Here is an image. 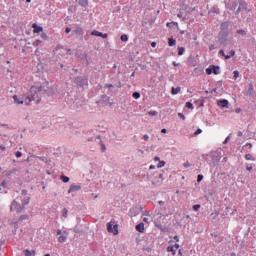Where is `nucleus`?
Returning <instances> with one entry per match:
<instances>
[{
	"label": "nucleus",
	"mask_w": 256,
	"mask_h": 256,
	"mask_svg": "<svg viewBox=\"0 0 256 256\" xmlns=\"http://www.w3.org/2000/svg\"><path fill=\"white\" fill-rule=\"evenodd\" d=\"M32 28L34 29V33H41L43 31V27L38 26L37 24H32Z\"/></svg>",
	"instance_id": "obj_13"
},
{
	"label": "nucleus",
	"mask_w": 256,
	"mask_h": 256,
	"mask_svg": "<svg viewBox=\"0 0 256 256\" xmlns=\"http://www.w3.org/2000/svg\"><path fill=\"white\" fill-rule=\"evenodd\" d=\"M193 209L195 211H199L201 209V205L200 204H196V205L193 206Z\"/></svg>",
	"instance_id": "obj_36"
},
{
	"label": "nucleus",
	"mask_w": 256,
	"mask_h": 256,
	"mask_svg": "<svg viewBox=\"0 0 256 256\" xmlns=\"http://www.w3.org/2000/svg\"><path fill=\"white\" fill-rule=\"evenodd\" d=\"M164 165H166V162L160 160L159 163H158V165H157V168H158V169H161V168H163Z\"/></svg>",
	"instance_id": "obj_28"
},
{
	"label": "nucleus",
	"mask_w": 256,
	"mask_h": 256,
	"mask_svg": "<svg viewBox=\"0 0 256 256\" xmlns=\"http://www.w3.org/2000/svg\"><path fill=\"white\" fill-rule=\"evenodd\" d=\"M239 77V71H234V79H237Z\"/></svg>",
	"instance_id": "obj_42"
},
{
	"label": "nucleus",
	"mask_w": 256,
	"mask_h": 256,
	"mask_svg": "<svg viewBox=\"0 0 256 256\" xmlns=\"http://www.w3.org/2000/svg\"><path fill=\"white\" fill-rule=\"evenodd\" d=\"M136 231H138V233H145V224L144 223L137 224Z\"/></svg>",
	"instance_id": "obj_9"
},
{
	"label": "nucleus",
	"mask_w": 256,
	"mask_h": 256,
	"mask_svg": "<svg viewBox=\"0 0 256 256\" xmlns=\"http://www.w3.org/2000/svg\"><path fill=\"white\" fill-rule=\"evenodd\" d=\"M154 161H161V159H160L158 156H156V157L154 158Z\"/></svg>",
	"instance_id": "obj_62"
},
{
	"label": "nucleus",
	"mask_w": 256,
	"mask_h": 256,
	"mask_svg": "<svg viewBox=\"0 0 256 256\" xmlns=\"http://www.w3.org/2000/svg\"><path fill=\"white\" fill-rule=\"evenodd\" d=\"M229 22H223L220 27V32L218 34V43L223 47H227L229 43Z\"/></svg>",
	"instance_id": "obj_2"
},
{
	"label": "nucleus",
	"mask_w": 256,
	"mask_h": 256,
	"mask_svg": "<svg viewBox=\"0 0 256 256\" xmlns=\"http://www.w3.org/2000/svg\"><path fill=\"white\" fill-rule=\"evenodd\" d=\"M245 159H246V161H255V158H253V156L251 154H246Z\"/></svg>",
	"instance_id": "obj_23"
},
{
	"label": "nucleus",
	"mask_w": 256,
	"mask_h": 256,
	"mask_svg": "<svg viewBox=\"0 0 256 256\" xmlns=\"http://www.w3.org/2000/svg\"><path fill=\"white\" fill-rule=\"evenodd\" d=\"M29 201H31V198H29V197H27L26 199L23 200L24 207L29 205Z\"/></svg>",
	"instance_id": "obj_31"
},
{
	"label": "nucleus",
	"mask_w": 256,
	"mask_h": 256,
	"mask_svg": "<svg viewBox=\"0 0 256 256\" xmlns=\"http://www.w3.org/2000/svg\"><path fill=\"white\" fill-rule=\"evenodd\" d=\"M148 115H149L150 117H155V116L158 115V112H157V111H149V112H148Z\"/></svg>",
	"instance_id": "obj_30"
},
{
	"label": "nucleus",
	"mask_w": 256,
	"mask_h": 256,
	"mask_svg": "<svg viewBox=\"0 0 256 256\" xmlns=\"http://www.w3.org/2000/svg\"><path fill=\"white\" fill-rule=\"evenodd\" d=\"M34 47H38V45H41V40H35L33 42Z\"/></svg>",
	"instance_id": "obj_37"
},
{
	"label": "nucleus",
	"mask_w": 256,
	"mask_h": 256,
	"mask_svg": "<svg viewBox=\"0 0 256 256\" xmlns=\"http://www.w3.org/2000/svg\"><path fill=\"white\" fill-rule=\"evenodd\" d=\"M73 191H81V186L79 185H71L68 193H73Z\"/></svg>",
	"instance_id": "obj_12"
},
{
	"label": "nucleus",
	"mask_w": 256,
	"mask_h": 256,
	"mask_svg": "<svg viewBox=\"0 0 256 256\" xmlns=\"http://www.w3.org/2000/svg\"><path fill=\"white\" fill-rule=\"evenodd\" d=\"M230 57H235V50L230 51Z\"/></svg>",
	"instance_id": "obj_47"
},
{
	"label": "nucleus",
	"mask_w": 256,
	"mask_h": 256,
	"mask_svg": "<svg viewBox=\"0 0 256 256\" xmlns=\"http://www.w3.org/2000/svg\"><path fill=\"white\" fill-rule=\"evenodd\" d=\"M219 107H227L229 105V101L227 99H222L217 102Z\"/></svg>",
	"instance_id": "obj_10"
},
{
	"label": "nucleus",
	"mask_w": 256,
	"mask_h": 256,
	"mask_svg": "<svg viewBox=\"0 0 256 256\" xmlns=\"http://www.w3.org/2000/svg\"><path fill=\"white\" fill-rule=\"evenodd\" d=\"M151 47H157V42H152Z\"/></svg>",
	"instance_id": "obj_57"
},
{
	"label": "nucleus",
	"mask_w": 256,
	"mask_h": 256,
	"mask_svg": "<svg viewBox=\"0 0 256 256\" xmlns=\"http://www.w3.org/2000/svg\"><path fill=\"white\" fill-rule=\"evenodd\" d=\"M15 156H16L17 158L22 157V156H23V153H21L20 151H17V152L15 153Z\"/></svg>",
	"instance_id": "obj_41"
},
{
	"label": "nucleus",
	"mask_w": 256,
	"mask_h": 256,
	"mask_svg": "<svg viewBox=\"0 0 256 256\" xmlns=\"http://www.w3.org/2000/svg\"><path fill=\"white\" fill-rule=\"evenodd\" d=\"M197 181H198V183H201V181H203V175L199 174L197 176Z\"/></svg>",
	"instance_id": "obj_39"
},
{
	"label": "nucleus",
	"mask_w": 256,
	"mask_h": 256,
	"mask_svg": "<svg viewBox=\"0 0 256 256\" xmlns=\"http://www.w3.org/2000/svg\"><path fill=\"white\" fill-rule=\"evenodd\" d=\"M13 100H14V103L16 105H23V103H25V96H24V99H23V98L17 97V95H14Z\"/></svg>",
	"instance_id": "obj_8"
},
{
	"label": "nucleus",
	"mask_w": 256,
	"mask_h": 256,
	"mask_svg": "<svg viewBox=\"0 0 256 256\" xmlns=\"http://www.w3.org/2000/svg\"><path fill=\"white\" fill-rule=\"evenodd\" d=\"M42 95H53L55 89L53 86H49V82H44L40 87Z\"/></svg>",
	"instance_id": "obj_3"
},
{
	"label": "nucleus",
	"mask_w": 256,
	"mask_h": 256,
	"mask_svg": "<svg viewBox=\"0 0 256 256\" xmlns=\"http://www.w3.org/2000/svg\"><path fill=\"white\" fill-rule=\"evenodd\" d=\"M41 97H43V94L41 92V88L37 86H32L30 88V91L27 96H25V103L26 105H30L31 101H35L36 103L39 104L41 103Z\"/></svg>",
	"instance_id": "obj_1"
},
{
	"label": "nucleus",
	"mask_w": 256,
	"mask_h": 256,
	"mask_svg": "<svg viewBox=\"0 0 256 256\" xmlns=\"http://www.w3.org/2000/svg\"><path fill=\"white\" fill-rule=\"evenodd\" d=\"M25 219H29V215L20 216L19 221H25Z\"/></svg>",
	"instance_id": "obj_34"
},
{
	"label": "nucleus",
	"mask_w": 256,
	"mask_h": 256,
	"mask_svg": "<svg viewBox=\"0 0 256 256\" xmlns=\"http://www.w3.org/2000/svg\"><path fill=\"white\" fill-rule=\"evenodd\" d=\"M22 195H27V190H22Z\"/></svg>",
	"instance_id": "obj_61"
},
{
	"label": "nucleus",
	"mask_w": 256,
	"mask_h": 256,
	"mask_svg": "<svg viewBox=\"0 0 256 256\" xmlns=\"http://www.w3.org/2000/svg\"><path fill=\"white\" fill-rule=\"evenodd\" d=\"M247 97H255V88L253 87V82L249 84V89L244 92Z\"/></svg>",
	"instance_id": "obj_7"
},
{
	"label": "nucleus",
	"mask_w": 256,
	"mask_h": 256,
	"mask_svg": "<svg viewBox=\"0 0 256 256\" xmlns=\"http://www.w3.org/2000/svg\"><path fill=\"white\" fill-rule=\"evenodd\" d=\"M186 107H187L188 109H193V103L187 102V103H186Z\"/></svg>",
	"instance_id": "obj_38"
},
{
	"label": "nucleus",
	"mask_w": 256,
	"mask_h": 256,
	"mask_svg": "<svg viewBox=\"0 0 256 256\" xmlns=\"http://www.w3.org/2000/svg\"><path fill=\"white\" fill-rule=\"evenodd\" d=\"M238 35H242V37H245V35H247V31L245 30H237L236 32Z\"/></svg>",
	"instance_id": "obj_26"
},
{
	"label": "nucleus",
	"mask_w": 256,
	"mask_h": 256,
	"mask_svg": "<svg viewBox=\"0 0 256 256\" xmlns=\"http://www.w3.org/2000/svg\"><path fill=\"white\" fill-rule=\"evenodd\" d=\"M149 169H150V170L155 169V165H150Z\"/></svg>",
	"instance_id": "obj_64"
},
{
	"label": "nucleus",
	"mask_w": 256,
	"mask_h": 256,
	"mask_svg": "<svg viewBox=\"0 0 256 256\" xmlns=\"http://www.w3.org/2000/svg\"><path fill=\"white\" fill-rule=\"evenodd\" d=\"M178 117H181L183 121H185V115L183 113H178Z\"/></svg>",
	"instance_id": "obj_45"
},
{
	"label": "nucleus",
	"mask_w": 256,
	"mask_h": 256,
	"mask_svg": "<svg viewBox=\"0 0 256 256\" xmlns=\"http://www.w3.org/2000/svg\"><path fill=\"white\" fill-rule=\"evenodd\" d=\"M72 35H83V29L80 27H76L72 30Z\"/></svg>",
	"instance_id": "obj_11"
},
{
	"label": "nucleus",
	"mask_w": 256,
	"mask_h": 256,
	"mask_svg": "<svg viewBox=\"0 0 256 256\" xmlns=\"http://www.w3.org/2000/svg\"><path fill=\"white\" fill-rule=\"evenodd\" d=\"M78 4L81 6V7H87L89 5V1L87 0H79L78 1Z\"/></svg>",
	"instance_id": "obj_17"
},
{
	"label": "nucleus",
	"mask_w": 256,
	"mask_h": 256,
	"mask_svg": "<svg viewBox=\"0 0 256 256\" xmlns=\"http://www.w3.org/2000/svg\"><path fill=\"white\" fill-rule=\"evenodd\" d=\"M181 91V87H172V90H171V93L173 94V95H177L179 92Z\"/></svg>",
	"instance_id": "obj_18"
},
{
	"label": "nucleus",
	"mask_w": 256,
	"mask_h": 256,
	"mask_svg": "<svg viewBox=\"0 0 256 256\" xmlns=\"http://www.w3.org/2000/svg\"><path fill=\"white\" fill-rule=\"evenodd\" d=\"M13 209L17 212V213H21V211H23V209H25V205H21L19 204V202L17 201H13L12 205H11V211H13Z\"/></svg>",
	"instance_id": "obj_5"
},
{
	"label": "nucleus",
	"mask_w": 256,
	"mask_h": 256,
	"mask_svg": "<svg viewBox=\"0 0 256 256\" xmlns=\"http://www.w3.org/2000/svg\"><path fill=\"white\" fill-rule=\"evenodd\" d=\"M24 255L25 256H35V251L34 250L30 251L29 249H26V250H24Z\"/></svg>",
	"instance_id": "obj_16"
},
{
	"label": "nucleus",
	"mask_w": 256,
	"mask_h": 256,
	"mask_svg": "<svg viewBox=\"0 0 256 256\" xmlns=\"http://www.w3.org/2000/svg\"><path fill=\"white\" fill-rule=\"evenodd\" d=\"M120 39H121V41L126 42V41L129 40V37H128L127 35L123 34V35L120 37Z\"/></svg>",
	"instance_id": "obj_32"
},
{
	"label": "nucleus",
	"mask_w": 256,
	"mask_h": 256,
	"mask_svg": "<svg viewBox=\"0 0 256 256\" xmlns=\"http://www.w3.org/2000/svg\"><path fill=\"white\" fill-rule=\"evenodd\" d=\"M212 73H214V75H219V73H221V68L219 66L212 65Z\"/></svg>",
	"instance_id": "obj_14"
},
{
	"label": "nucleus",
	"mask_w": 256,
	"mask_h": 256,
	"mask_svg": "<svg viewBox=\"0 0 256 256\" xmlns=\"http://www.w3.org/2000/svg\"><path fill=\"white\" fill-rule=\"evenodd\" d=\"M105 88L106 89H111V88H113V84H105Z\"/></svg>",
	"instance_id": "obj_44"
},
{
	"label": "nucleus",
	"mask_w": 256,
	"mask_h": 256,
	"mask_svg": "<svg viewBox=\"0 0 256 256\" xmlns=\"http://www.w3.org/2000/svg\"><path fill=\"white\" fill-rule=\"evenodd\" d=\"M61 179H62L63 183H69V180H70L69 177H67L65 175H62Z\"/></svg>",
	"instance_id": "obj_27"
},
{
	"label": "nucleus",
	"mask_w": 256,
	"mask_h": 256,
	"mask_svg": "<svg viewBox=\"0 0 256 256\" xmlns=\"http://www.w3.org/2000/svg\"><path fill=\"white\" fill-rule=\"evenodd\" d=\"M116 87H117L118 89H121V81H119V82L116 83Z\"/></svg>",
	"instance_id": "obj_48"
},
{
	"label": "nucleus",
	"mask_w": 256,
	"mask_h": 256,
	"mask_svg": "<svg viewBox=\"0 0 256 256\" xmlns=\"http://www.w3.org/2000/svg\"><path fill=\"white\" fill-rule=\"evenodd\" d=\"M158 203H159V205H160L161 207H163V205H165V202H164V201H159Z\"/></svg>",
	"instance_id": "obj_58"
},
{
	"label": "nucleus",
	"mask_w": 256,
	"mask_h": 256,
	"mask_svg": "<svg viewBox=\"0 0 256 256\" xmlns=\"http://www.w3.org/2000/svg\"><path fill=\"white\" fill-rule=\"evenodd\" d=\"M207 75H211L213 73V65H210L209 68L206 69Z\"/></svg>",
	"instance_id": "obj_24"
},
{
	"label": "nucleus",
	"mask_w": 256,
	"mask_h": 256,
	"mask_svg": "<svg viewBox=\"0 0 256 256\" xmlns=\"http://www.w3.org/2000/svg\"><path fill=\"white\" fill-rule=\"evenodd\" d=\"M0 149L2 150V151H5V146H3V145H0Z\"/></svg>",
	"instance_id": "obj_63"
},
{
	"label": "nucleus",
	"mask_w": 256,
	"mask_h": 256,
	"mask_svg": "<svg viewBox=\"0 0 256 256\" xmlns=\"http://www.w3.org/2000/svg\"><path fill=\"white\" fill-rule=\"evenodd\" d=\"M143 221H144L145 223H149V218L144 217V218H143Z\"/></svg>",
	"instance_id": "obj_55"
},
{
	"label": "nucleus",
	"mask_w": 256,
	"mask_h": 256,
	"mask_svg": "<svg viewBox=\"0 0 256 256\" xmlns=\"http://www.w3.org/2000/svg\"><path fill=\"white\" fill-rule=\"evenodd\" d=\"M176 43H177V41H175V39H173V38L168 39L169 47H175Z\"/></svg>",
	"instance_id": "obj_19"
},
{
	"label": "nucleus",
	"mask_w": 256,
	"mask_h": 256,
	"mask_svg": "<svg viewBox=\"0 0 256 256\" xmlns=\"http://www.w3.org/2000/svg\"><path fill=\"white\" fill-rule=\"evenodd\" d=\"M41 38L44 39L45 41H47V39H49V37L45 33L41 34Z\"/></svg>",
	"instance_id": "obj_40"
},
{
	"label": "nucleus",
	"mask_w": 256,
	"mask_h": 256,
	"mask_svg": "<svg viewBox=\"0 0 256 256\" xmlns=\"http://www.w3.org/2000/svg\"><path fill=\"white\" fill-rule=\"evenodd\" d=\"M143 137L145 141H149V135L145 134Z\"/></svg>",
	"instance_id": "obj_51"
},
{
	"label": "nucleus",
	"mask_w": 256,
	"mask_h": 256,
	"mask_svg": "<svg viewBox=\"0 0 256 256\" xmlns=\"http://www.w3.org/2000/svg\"><path fill=\"white\" fill-rule=\"evenodd\" d=\"M220 55H222V57H225V51L224 50H220Z\"/></svg>",
	"instance_id": "obj_54"
},
{
	"label": "nucleus",
	"mask_w": 256,
	"mask_h": 256,
	"mask_svg": "<svg viewBox=\"0 0 256 256\" xmlns=\"http://www.w3.org/2000/svg\"><path fill=\"white\" fill-rule=\"evenodd\" d=\"M209 49H210V51H213L214 49H216V48H215V45H213V44L210 45V46H209Z\"/></svg>",
	"instance_id": "obj_50"
},
{
	"label": "nucleus",
	"mask_w": 256,
	"mask_h": 256,
	"mask_svg": "<svg viewBox=\"0 0 256 256\" xmlns=\"http://www.w3.org/2000/svg\"><path fill=\"white\" fill-rule=\"evenodd\" d=\"M167 251H168V253H172V255H175V253L177 252L175 250V247H173V246H168Z\"/></svg>",
	"instance_id": "obj_21"
},
{
	"label": "nucleus",
	"mask_w": 256,
	"mask_h": 256,
	"mask_svg": "<svg viewBox=\"0 0 256 256\" xmlns=\"http://www.w3.org/2000/svg\"><path fill=\"white\" fill-rule=\"evenodd\" d=\"M203 133V130L201 128H198L195 132L194 135H201Z\"/></svg>",
	"instance_id": "obj_35"
},
{
	"label": "nucleus",
	"mask_w": 256,
	"mask_h": 256,
	"mask_svg": "<svg viewBox=\"0 0 256 256\" xmlns=\"http://www.w3.org/2000/svg\"><path fill=\"white\" fill-rule=\"evenodd\" d=\"M184 167L187 169L188 167H191V164L189 162L184 163Z\"/></svg>",
	"instance_id": "obj_46"
},
{
	"label": "nucleus",
	"mask_w": 256,
	"mask_h": 256,
	"mask_svg": "<svg viewBox=\"0 0 256 256\" xmlns=\"http://www.w3.org/2000/svg\"><path fill=\"white\" fill-rule=\"evenodd\" d=\"M74 83L79 85V87H83L84 85H87V78L85 76H78L75 78Z\"/></svg>",
	"instance_id": "obj_6"
},
{
	"label": "nucleus",
	"mask_w": 256,
	"mask_h": 256,
	"mask_svg": "<svg viewBox=\"0 0 256 256\" xmlns=\"http://www.w3.org/2000/svg\"><path fill=\"white\" fill-rule=\"evenodd\" d=\"M65 33H71V28L67 27V28L65 29Z\"/></svg>",
	"instance_id": "obj_52"
},
{
	"label": "nucleus",
	"mask_w": 256,
	"mask_h": 256,
	"mask_svg": "<svg viewBox=\"0 0 256 256\" xmlns=\"http://www.w3.org/2000/svg\"><path fill=\"white\" fill-rule=\"evenodd\" d=\"M173 247H174V250L177 251V249H179V244H175Z\"/></svg>",
	"instance_id": "obj_56"
},
{
	"label": "nucleus",
	"mask_w": 256,
	"mask_h": 256,
	"mask_svg": "<svg viewBox=\"0 0 256 256\" xmlns=\"http://www.w3.org/2000/svg\"><path fill=\"white\" fill-rule=\"evenodd\" d=\"M246 169H247L248 171H253V166H247Z\"/></svg>",
	"instance_id": "obj_53"
},
{
	"label": "nucleus",
	"mask_w": 256,
	"mask_h": 256,
	"mask_svg": "<svg viewBox=\"0 0 256 256\" xmlns=\"http://www.w3.org/2000/svg\"><path fill=\"white\" fill-rule=\"evenodd\" d=\"M162 183H163V180L158 179L156 182L153 181V182H152V185H153L154 187H159V185H161Z\"/></svg>",
	"instance_id": "obj_22"
},
{
	"label": "nucleus",
	"mask_w": 256,
	"mask_h": 256,
	"mask_svg": "<svg viewBox=\"0 0 256 256\" xmlns=\"http://www.w3.org/2000/svg\"><path fill=\"white\" fill-rule=\"evenodd\" d=\"M231 139V137L230 136H228L226 139H225V141L223 142V144L224 145H227V143H229V140Z\"/></svg>",
	"instance_id": "obj_43"
},
{
	"label": "nucleus",
	"mask_w": 256,
	"mask_h": 256,
	"mask_svg": "<svg viewBox=\"0 0 256 256\" xmlns=\"http://www.w3.org/2000/svg\"><path fill=\"white\" fill-rule=\"evenodd\" d=\"M59 243H65V241H67V232H63V235H61L58 238Z\"/></svg>",
	"instance_id": "obj_15"
},
{
	"label": "nucleus",
	"mask_w": 256,
	"mask_h": 256,
	"mask_svg": "<svg viewBox=\"0 0 256 256\" xmlns=\"http://www.w3.org/2000/svg\"><path fill=\"white\" fill-rule=\"evenodd\" d=\"M1 185H2V187H6L7 186V182L3 181Z\"/></svg>",
	"instance_id": "obj_60"
},
{
	"label": "nucleus",
	"mask_w": 256,
	"mask_h": 256,
	"mask_svg": "<svg viewBox=\"0 0 256 256\" xmlns=\"http://www.w3.org/2000/svg\"><path fill=\"white\" fill-rule=\"evenodd\" d=\"M101 37H102V39H107V38L109 37V35H108V34H103V33H102V36H101Z\"/></svg>",
	"instance_id": "obj_49"
},
{
	"label": "nucleus",
	"mask_w": 256,
	"mask_h": 256,
	"mask_svg": "<svg viewBox=\"0 0 256 256\" xmlns=\"http://www.w3.org/2000/svg\"><path fill=\"white\" fill-rule=\"evenodd\" d=\"M185 53V48L184 47H178V55H183Z\"/></svg>",
	"instance_id": "obj_29"
},
{
	"label": "nucleus",
	"mask_w": 256,
	"mask_h": 256,
	"mask_svg": "<svg viewBox=\"0 0 256 256\" xmlns=\"http://www.w3.org/2000/svg\"><path fill=\"white\" fill-rule=\"evenodd\" d=\"M159 179H160L161 181H163V173H160V174H159Z\"/></svg>",
	"instance_id": "obj_59"
},
{
	"label": "nucleus",
	"mask_w": 256,
	"mask_h": 256,
	"mask_svg": "<svg viewBox=\"0 0 256 256\" xmlns=\"http://www.w3.org/2000/svg\"><path fill=\"white\" fill-rule=\"evenodd\" d=\"M107 231L108 233H113V235H119V225L111 224V222L107 223Z\"/></svg>",
	"instance_id": "obj_4"
},
{
	"label": "nucleus",
	"mask_w": 256,
	"mask_h": 256,
	"mask_svg": "<svg viewBox=\"0 0 256 256\" xmlns=\"http://www.w3.org/2000/svg\"><path fill=\"white\" fill-rule=\"evenodd\" d=\"M69 213V211L67 210V208H64L62 211V216L67 218V214Z\"/></svg>",
	"instance_id": "obj_33"
},
{
	"label": "nucleus",
	"mask_w": 256,
	"mask_h": 256,
	"mask_svg": "<svg viewBox=\"0 0 256 256\" xmlns=\"http://www.w3.org/2000/svg\"><path fill=\"white\" fill-rule=\"evenodd\" d=\"M132 97H133L134 99H140V98H141V93H139V92H134V93L132 94Z\"/></svg>",
	"instance_id": "obj_25"
},
{
	"label": "nucleus",
	"mask_w": 256,
	"mask_h": 256,
	"mask_svg": "<svg viewBox=\"0 0 256 256\" xmlns=\"http://www.w3.org/2000/svg\"><path fill=\"white\" fill-rule=\"evenodd\" d=\"M91 35H93L94 37H102L103 36V33L97 31V30H93L91 32Z\"/></svg>",
	"instance_id": "obj_20"
}]
</instances>
